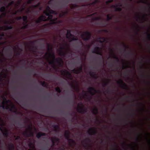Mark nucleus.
<instances>
[{
    "instance_id": "57",
    "label": "nucleus",
    "mask_w": 150,
    "mask_h": 150,
    "mask_svg": "<svg viewBox=\"0 0 150 150\" xmlns=\"http://www.w3.org/2000/svg\"><path fill=\"white\" fill-rule=\"evenodd\" d=\"M22 19V17L20 16L19 17H17L16 18V19L17 20H20Z\"/></svg>"
},
{
    "instance_id": "62",
    "label": "nucleus",
    "mask_w": 150,
    "mask_h": 150,
    "mask_svg": "<svg viewBox=\"0 0 150 150\" xmlns=\"http://www.w3.org/2000/svg\"><path fill=\"white\" fill-rule=\"evenodd\" d=\"M16 54L17 56H19L20 54V52L18 51L16 52Z\"/></svg>"
},
{
    "instance_id": "63",
    "label": "nucleus",
    "mask_w": 150,
    "mask_h": 150,
    "mask_svg": "<svg viewBox=\"0 0 150 150\" xmlns=\"http://www.w3.org/2000/svg\"><path fill=\"white\" fill-rule=\"evenodd\" d=\"M59 16L60 17H62L64 16H63V14L62 13V12H61V13L59 14Z\"/></svg>"
},
{
    "instance_id": "37",
    "label": "nucleus",
    "mask_w": 150,
    "mask_h": 150,
    "mask_svg": "<svg viewBox=\"0 0 150 150\" xmlns=\"http://www.w3.org/2000/svg\"><path fill=\"white\" fill-rule=\"evenodd\" d=\"M55 91L58 93H60L61 92V90L60 88L59 87H57L55 88Z\"/></svg>"
},
{
    "instance_id": "25",
    "label": "nucleus",
    "mask_w": 150,
    "mask_h": 150,
    "mask_svg": "<svg viewBox=\"0 0 150 150\" xmlns=\"http://www.w3.org/2000/svg\"><path fill=\"white\" fill-rule=\"evenodd\" d=\"M13 28V26H9V25H6L5 27V28L3 29V27H0V29L1 30H6L9 29H12Z\"/></svg>"
},
{
    "instance_id": "15",
    "label": "nucleus",
    "mask_w": 150,
    "mask_h": 150,
    "mask_svg": "<svg viewBox=\"0 0 150 150\" xmlns=\"http://www.w3.org/2000/svg\"><path fill=\"white\" fill-rule=\"evenodd\" d=\"M92 53L100 55L101 56L102 55V53L100 51V48L98 47H95L94 50L93 51Z\"/></svg>"
},
{
    "instance_id": "33",
    "label": "nucleus",
    "mask_w": 150,
    "mask_h": 150,
    "mask_svg": "<svg viewBox=\"0 0 150 150\" xmlns=\"http://www.w3.org/2000/svg\"><path fill=\"white\" fill-rule=\"evenodd\" d=\"M62 13L63 14V15L65 16L68 13L69 11L68 10H66L65 11H62Z\"/></svg>"
},
{
    "instance_id": "12",
    "label": "nucleus",
    "mask_w": 150,
    "mask_h": 150,
    "mask_svg": "<svg viewBox=\"0 0 150 150\" xmlns=\"http://www.w3.org/2000/svg\"><path fill=\"white\" fill-rule=\"evenodd\" d=\"M60 72L62 74H64L67 78L71 80H72L73 78L71 74L67 71L62 70L60 71Z\"/></svg>"
},
{
    "instance_id": "40",
    "label": "nucleus",
    "mask_w": 150,
    "mask_h": 150,
    "mask_svg": "<svg viewBox=\"0 0 150 150\" xmlns=\"http://www.w3.org/2000/svg\"><path fill=\"white\" fill-rule=\"evenodd\" d=\"M35 41H30V45L33 46H32L33 48H35L36 49L37 47H34V45L35 44Z\"/></svg>"
},
{
    "instance_id": "14",
    "label": "nucleus",
    "mask_w": 150,
    "mask_h": 150,
    "mask_svg": "<svg viewBox=\"0 0 150 150\" xmlns=\"http://www.w3.org/2000/svg\"><path fill=\"white\" fill-rule=\"evenodd\" d=\"M1 131L2 132L4 137L7 138L8 135V130L5 127H2L0 128Z\"/></svg>"
},
{
    "instance_id": "8",
    "label": "nucleus",
    "mask_w": 150,
    "mask_h": 150,
    "mask_svg": "<svg viewBox=\"0 0 150 150\" xmlns=\"http://www.w3.org/2000/svg\"><path fill=\"white\" fill-rule=\"evenodd\" d=\"M89 135H96L98 134L97 130L94 127L90 128L87 131Z\"/></svg>"
},
{
    "instance_id": "24",
    "label": "nucleus",
    "mask_w": 150,
    "mask_h": 150,
    "mask_svg": "<svg viewBox=\"0 0 150 150\" xmlns=\"http://www.w3.org/2000/svg\"><path fill=\"white\" fill-rule=\"evenodd\" d=\"M52 127L54 128V130L55 131H57L59 130V127L58 125L53 124L52 125Z\"/></svg>"
},
{
    "instance_id": "22",
    "label": "nucleus",
    "mask_w": 150,
    "mask_h": 150,
    "mask_svg": "<svg viewBox=\"0 0 150 150\" xmlns=\"http://www.w3.org/2000/svg\"><path fill=\"white\" fill-rule=\"evenodd\" d=\"M89 74L94 79H97L98 78V76L95 75L94 72L90 71L89 72Z\"/></svg>"
},
{
    "instance_id": "27",
    "label": "nucleus",
    "mask_w": 150,
    "mask_h": 150,
    "mask_svg": "<svg viewBox=\"0 0 150 150\" xmlns=\"http://www.w3.org/2000/svg\"><path fill=\"white\" fill-rule=\"evenodd\" d=\"M78 71V74H79L82 71L83 67L81 64L80 67L77 69Z\"/></svg>"
},
{
    "instance_id": "35",
    "label": "nucleus",
    "mask_w": 150,
    "mask_h": 150,
    "mask_svg": "<svg viewBox=\"0 0 150 150\" xmlns=\"http://www.w3.org/2000/svg\"><path fill=\"white\" fill-rule=\"evenodd\" d=\"M147 16V14H146L145 15H142V18H141L139 16V15H137V18L139 19L142 20V19L145 18V17Z\"/></svg>"
},
{
    "instance_id": "21",
    "label": "nucleus",
    "mask_w": 150,
    "mask_h": 150,
    "mask_svg": "<svg viewBox=\"0 0 150 150\" xmlns=\"http://www.w3.org/2000/svg\"><path fill=\"white\" fill-rule=\"evenodd\" d=\"M46 135V133L42 132H39L36 134V137L38 138H40L42 136H45Z\"/></svg>"
},
{
    "instance_id": "29",
    "label": "nucleus",
    "mask_w": 150,
    "mask_h": 150,
    "mask_svg": "<svg viewBox=\"0 0 150 150\" xmlns=\"http://www.w3.org/2000/svg\"><path fill=\"white\" fill-rule=\"evenodd\" d=\"M28 17L27 16H25L22 17V19L25 23H27Z\"/></svg>"
},
{
    "instance_id": "51",
    "label": "nucleus",
    "mask_w": 150,
    "mask_h": 150,
    "mask_svg": "<svg viewBox=\"0 0 150 150\" xmlns=\"http://www.w3.org/2000/svg\"><path fill=\"white\" fill-rule=\"evenodd\" d=\"M14 137L15 138V140H19L20 138V136H16V135H14Z\"/></svg>"
},
{
    "instance_id": "34",
    "label": "nucleus",
    "mask_w": 150,
    "mask_h": 150,
    "mask_svg": "<svg viewBox=\"0 0 150 150\" xmlns=\"http://www.w3.org/2000/svg\"><path fill=\"white\" fill-rule=\"evenodd\" d=\"M9 149L10 150H13L14 149V146L13 144L11 143L9 145Z\"/></svg>"
},
{
    "instance_id": "64",
    "label": "nucleus",
    "mask_w": 150,
    "mask_h": 150,
    "mask_svg": "<svg viewBox=\"0 0 150 150\" xmlns=\"http://www.w3.org/2000/svg\"><path fill=\"white\" fill-rule=\"evenodd\" d=\"M40 4H38L36 5H34L33 6V7L34 8L37 7Z\"/></svg>"
},
{
    "instance_id": "13",
    "label": "nucleus",
    "mask_w": 150,
    "mask_h": 150,
    "mask_svg": "<svg viewBox=\"0 0 150 150\" xmlns=\"http://www.w3.org/2000/svg\"><path fill=\"white\" fill-rule=\"evenodd\" d=\"M87 89L88 92L92 96H93L98 92H100V91H97L94 88L92 87H89Z\"/></svg>"
},
{
    "instance_id": "2",
    "label": "nucleus",
    "mask_w": 150,
    "mask_h": 150,
    "mask_svg": "<svg viewBox=\"0 0 150 150\" xmlns=\"http://www.w3.org/2000/svg\"><path fill=\"white\" fill-rule=\"evenodd\" d=\"M44 13L46 16H48V17L47 18L46 16L43 15H41L37 20H35V23H39L42 21L50 20V23L45 24L44 25L45 26H46L50 24H53L57 23L56 21L57 20V18H56L53 19V16L50 14V13H49L47 11H44Z\"/></svg>"
},
{
    "instance_id": "47",
    "label": "nucleus",
    "mask_w": 150,
    "mask_h": 150,
    "mask_svg": "<svg viewBox=\"0 0 150 150\" xmlns=\"http://www.w3.org/2000/svg\"><path fill=\"white\" fill-rule=\"evenodd\" d=\"M51 141L52 143V146H54V145H55L56 144V143H55V142L53 139H52Z\"/></svg>"
},
{
    "instance_id": "31",
    "label": "nucleus",
    "mask_w": 150,
    "mask_h": 150,
    "mask_svg": "<svg viewBox=\"0 0 150 150\" xmlns=\"http://www.w3.org/2000/svg\"><path fill=\"white\" fill-rule=\"evenodd\" d=\"M110 81V80L107 79V81H104L103 82V87H105V86H107L108 84L109 81Z\"/></svg>"
},
{
    "instance_id": "17",
    "label": "nucleus",
    "mask_w": 150,
    "mask_h": 150,
    "mask_svg": "<svg viewBox=\"0 0 150 150\" xmlns=\"http://www.w3.org/2000/svg\"><path fill=\"white\" fill-rule=\"evenodd\" d=\"M45 11H47L49 13H50V14H54L55 15H57V12L53 10L50 9V8L49 6H47V10Z\"/></svg>"
},
{
    "instance_id": "38",
    "label": "nucleus",
    "mask_w": 150,
    "mask_h": 150,
    "mask_svg": "<svg viewBox=\"0 0 150 150\" xmlns=\"http://www.w3.org/2000/svg\"><path fill=\"white\" fill-rule=\"evenodd\" d=\"M40 83H41V85L43 87H46L47 86V85L45 81L42 82L41 81L40 82Z\"/></svg>"
},
{
    "instance_id": "58",
    "label": "nucleus",
    "mask_w": 150,
    "mask_h": 150,
    "mask_svg": "<svg viewBox=\"0 0 150 150\" xmlns=\"http://www.w3.org/2000/svg\"><path fill=\"white\" fill-rule=\"evenodd\" d=\"M4 34L3 33H1L0 34V38L1 37L2 38V37H4Z\"/></svg>"
},
{
    "instance_id": "4",
    "label": "nucleus",
    "mask_w": 150,
    "mask_h": 150,
    "mask_svg": "<svg viewBox=\"0 0 150 150\" xmlns=\"http://www.w3.org/2000/svg\"><path fill=\"white\" fill-rule=\"evenodd\" d=\"M70 133L69 130L65 131L64 133V137L68 141L71 146H75L76 143L73 139L70 138Z\"/></svg>"
},
{
    "instance_id": "50",
    "label": "nucleus",
    "mask_w": 150,
    "mask_h": 150,
    "mask_svg": "<svg viewBox=\"0 0 150 150\" xmlns=\"http://www.w3.org/2000/svg\"><path fill=\"white\" fill-rule=\"evenodd\" d=\"M146 0H140L137 3H146V1H145Z\"/></svg>"
},
{
    "instance_id": "7",
    "label": "nucleus",
    "mask_w": 150,
    "mask_h": 150,
    "mask_svg": "<svg viewBox=\"0 0 150 150\" xmlns=\"http://www.w3.org/2000/svg\"><path fill=\"white\" fill-rule=\"evenodd\" d=\"M67 33L66 35V38H67L70 40V42L78 40L77 38L71 34V30H67Z\"/></svg>"
},
{
    "instance_id": "19",
    "label": "nucleus",
    "mask_w": 150,
    "mask_h": 150,
    "mask_svg": "<svg viewBox=\"0 0 150 150\" xmlns=\"http://www.w3.org/2000/svg\"><path fill=\"white\" fill-rule=\"evenodd\" d=\"M70 85L71 87L76 91L79 92L80 90L79 87V86L78 84L76 86L74 85L72 83L70 84Z\"/></svg>"
},
{
    "instance_id": "10",
    "label": "nucleus",
    "mask_w": 150,
    "mask_h": 150,
    "mask_svg": "<svg viewBox=\"0 0 150 150\" xmlns=\"http://www.w3.org/2000/svg\"><path fill=\"white\" fill-rule=\"evenodd\" d=\"M28 129L30 130V132L29 133L27 131H25L23 132V134L27 137H33L34 135V133L32 131V128L30 126H28Z\"/></svg>"
},
{
    "instance_id": "23",
    "label": "nucleus",
    "mask_w": 150,
    "mask_h": 150,
    "mask_svg": "<svg viewBox=\"0 0 150 150\" xmlns=\"http://www.w3.org/2000/svg\"><path fill=\"white\" fill-rule=\"evenodd\" d=\"M99 0H95V1H93V2L88 4V5H89L90 6H94L95 4L99 3Z\"/></svg>"
},
{
    "instance_id": "48",
    "label": "nucleus",
    "mask_w": 150,
    "mask_h": 150,
    "mask_svg": "<svg viewBox=\"0 0 150 150\" xmlns=\"http://www.w3.org/2000/svg\"><path fill=\"white\" fill-rule=\"evenodd\" d=\"M35 0H28L27 2V3L28 4H31Z\"/></svg>"
},
{
    "instance_id": "59",
    "label": "nucleus",
    "mask_w": 150,
    "mask_h": 150,
    "mask_svg": "<svg viewBox=\"0 0 150 150\" xmlns=\"http://www.w3.org/2000/svg\"><path fill=\"white\" fill-rule=\"evenodd\" d=\"M83 146L85 147H88L90 146V145L88 144H87L86 145L83 144Z\"/></svg>"
},
{
    "instance_id": "49",
    "label": "nucleus",
    "mask_w": 150,
    "mask_h": 150,
    "mask_svg": "<svg viewBox=\"0 0 150 150\" xmlns=\"http://www.w3.org/2000/svg\"><path fill=\"white\" fill-rule=\"evenodd\" d=\"M147 35V40L150 41V34L148 33H146Z\"/></svg>"
},
{
    "instance_id": "6",
    "label": "nucleus",
    "mask_w": 150,
    "mask_h": 150,
    "mask_svg": "<svg viewBox=\"0 0 150 150\" xmlns=\"http://www.w3.org/2000/svg\"><path fill=\"white\" fill-rule=\"evenodd\" d=\"M81 36L83 40L86 41L90 39L91 34L90 32L86 31L84 32V33L82 34Z\"/></svg>"
},
{
    "instance_id": "11",
    "label": "nucleus",
    "mask_w": 150,
    "mask_h": 150,
    "mask_svg": "<svg viewBox=\"0 0 150 150\" xmlns=\"http://www.w3.org/2000/svg\"><path fill=\"white\" fill-rule=\"evenodd\" d=\"M117 83L119 84L122 88L127 90H128L129 88L128 86L122 80L120 79L119 81H117Z\"/></svg>"
},
{
    "instance_id": "54",
    "label": "nucleus",
    "mask_w": 150,
    "mask_h": 150,
    "mask_svg": "<svg viewBox=\"0 0 150 150\" xmlns=\"http://www.w3.org/2000/svg\"><path fill=\"white\" fill-rule=\"evenodd\" d=\"M65 146L64 145H63L60 148L61 150H64L65 149Z\"/></svg>"
},
{
    "instance_id": "28",
    "label": "nucleus",
    "mask_w": 150,
    "mask_h": 150,
    "mask_svg": "<svg viewBox=\"0 0 150 150\" xmlns=\"http://www.w3.org/2000/svg\"><path fill=\"white\" fill-rule=\"evenodd\" d=\"M12 47L11 46H10V47L8 48H6V51H9L10 50V53L9 54V56H12V52H11L12 51Z\"/></svg>"
},
{
    "instance_id": "56",
    "label": "nucleus",
    "mask_w": 150,
    "mask_h": 150,
    "mask_svg": "<svg viewBox=\"0 0 150 150\" xmlns=\"http://www.w3.org/2000/svg\"><path fill=\"white\" fill-rule=\"evenodd\" d=\"M24 8H22L21 9H18L17 10V12H22L24 10Z\"/></svg>"
},
{
    "instance_id": "41",
    "label": "nucleus",
    "mask_w": 150,
    "mask_h": 150,
    "mask_svg": "<svg viewBox=\"0 0 150 150\" xmlns=\"http://www.w3.org/2000/svg\"><path fill=\"white\" fill-rule=\"evenodd\" d=\"M77 71H78L77 70V69H74L71 71V72L72 73L76 74H78Z\"/></svg>"
},
{
    "instance_id": "43",
    "label": "nucleus",
    "mask_w": 150,
    "mask_h": 150,
    "mask_svg": "<svg viewBox=\"0 0 150 150\" xmlns=\"http://www.w3.org/2000/svg\"><path fill=\"white\" fill-rule=\"evenodd\" d=\"M122 46L125 48V51H126V49L127 48H129V47L127 45H126L124 43L122 44Z\"/></svg>"
},
{
    "instance_id": "52",
    "label": "nucleus",
    "mask_w": 150,
    "mask_h": 150,
    "mask_svg": "<svg viewBox=\"0 0 150 150\" xmlns=\"http://www.w3.org/2000/svg\"><path fill=\"white\" fill-rule=\"evenodd\" d=\"M85 141L86 142H91V139L89 138H86L85 139Z\"/></svg>"
},
{
    "instance_id": "60",
    "label": "nucleus",
    "mask_w": 150,
    "mask_h": 150,
    "mask_svg": "<svg viewBox=\"0 0 150 150\" xmlns=\"http://www.w3.org/2000/svg\"><path fill=\"white\" fill-rule=\"evenodd\" d=\"M12 108V110H13V109L15 110L16 109V107L13 105H12L11 106V108Z\"/></svg>"
},
{
    "instance_id": "30",
    "label": "nucleus",
    "mask_w": 150,
    "mask_h": 150,
    "mask_svg": "<svg viewBox=\"0 0 150 150\" xmlns=\"http://www.w3.org/2000/svg\"><path fill=\"white\" fill-rule=\"evenodd\" d=\"M23 24L24 25L21 28V29H26L28 28V25L27 24V23L23 22Z\"/></svg>"
},
{
    "instance_id": "42",
    "label": "nucleus",
    "mask_w": 150,
    "mask_h": 150,
    "mask_svg": "<svg viewBox=\"0 0 150 150\" xmlns=\"http://www.w3.org/2000/svg\"><path fill=\"white\" fill-rule=\"evenodd\" d=\"M4 125V123L3 120L0 117V125L3 126Z\"/></svg>"
},
{
    "instance_id": "3",
    "label": "nucleus",
    "mask_w": 150,
    "mask_h": 150,
    "mask_svg": "<svg viewBox=\"0 0 150 150\" xmlns=\"http://www.w3.org/2000/svg\"><path fill=\"white\" fill-rule=\"evenodd\" d=\"M1 98L4 99V100L2 103V105L1 107H2L3 109H5L7 110L9 109V111L15 113L17 115L20 113V112L18 111L16 108L14 110H12V108H9V106L8 104L9 100H7L6 99L4 96H2Z\"/></svg>"
},
{
    "instance_id": "45",
    "label": "nucleus",
    "mask_w": 150,
    "mask_h": 150,
    "mask_svg": "<svg viewBox=\"0 0 150 150\" xmlns=\"http://www.w3.org/2000/svg\"><path fill=\"white\" fill-rule=\"evenodd\" d=\"M113 0H108L107 1H106L105 3L106 4L108 5L109 4V3H112V2H113Z\"/></svg>"
},
{
    "instance_id": "16",
    "label": "nucleus",
    "mask_w": 150,
    "mask_h": 150,
    "mask_svg": "<svg viewBox=\"0 0 150 150\" xmlns=\"http://www.w3.org/2000/svg\"><path fill=\"white\" fill-rule=\"evenodd\" d=\"M110 51L112 52V56H110L109 57L110 58H113L115 59L117 62H119V59L117 56L114 54L113 49L111 48H110Z\"/></svg>"
},
{
    "instance_id": "36",
    "label": "nucleus",
    "mask_w": 150,
    "mask_h": 150,
    "mask_svg": "<svg viewBox=\"0 0 150 150\" xmlns=\"http://www.w3.org/2000/svg\"><path fill=\"white\" fill-rule=\"evenodd\" d=\"M127 54L129 56H132L133 55V53L130 51H128L127 52Z\"/></svg>"
},
{
    "instance_id": "9",
    "label": "nucleus",
    "mask_w": 150,
    "mask_h": 150,
    "mask_svg": "<svg viewBox=\"0 0 150 150\" xmlns=\"http://www.w3.org/2000/svg\"><path fill=\"white\" fill-rule=\"evenodd\" d=\"M122 6V4L120 3H119L115 5H112L111 7L115 9V11H121L122 10V8H121Z\"/></svg>"
},
{
    "instance_id": "53",
    "label": "nucleus",
    "mask_w": 150,
    "mask_h": 150,
    "mask_svg": "<svg viewBox=\"0 0 150 150\" xmlns=\"http://www.w3.org/2000/svg\"><path fill=\"white\" fill-rule=\"evenodd\" d=\"M102 26H106V24L105 23L101 22L100 24Z\"/></svg>"
},
{
    "instance_id": "46",
    "label": "nucleus",
    "mask_w": 150,
    "mask_h": 150,
    "mask_svg": "<svg viewBox=\"0 0 150 150\" xmlns=\"http://www.w3.org/2000/svg\"><path fill=\"white\" fill-rule=\"evenodd\" d=\"M130 67H131V66L129 65H128L127 64V65L126 66V67H125V66H124L123 65L122 67V69H124L125 68H130Z\"/></svg>"
},
{
    "instance_id": "20",
    "label": "nucleus",
    "mask_w": 150,
    "mask_h": 150,
    "mask_svg": "<svg viewBox=\"0 0 150 150\" xmlns=\"http://www.w3.org/2000/svg\"><path fill=\"white\" fill-rule=\"evenodd\" d=\"M6 7L5 6H3L0 9V11L3 13L2 15L5 16L6 15Z\"/></svg>"
},
{
    "instance_id": "39",
    "label": "nucleus",
    "mask_w": 150,
    "mask_h": 150,
    "mask_svg": "<svg viewBox=\"0 0 150 150\" xmlns=\"http://www.w3.org/2000/svg\"><path fill=\"white\" fill-rule=\"evenodd\" d=\"M112 16H110L109 14L107 15V21H109L110 20L112 19Z\"/></svg>"
},
{
    "instance_id": "1",
    "label": "nucleus",
    "mask_w": 150,
    "mask_h": 150,
    "mask_svg": "<svg viewBox=\"0 0 150 150\" xmlns=\"http://www.w3.org/2000/svg\"><path fill=\"white\" fill-rule=\"evenodd\" d=\"M44 57L45 58L47 59L48 60L49 64L50 65H51L54 69L56 68L55 61L58 63L59 67H62L63 66L62 64L63 62L62 59L59 57L56 59L54 54L53 52L52 54L50 52H49L48 54L46 53Z\"/></svg>"
},
{
    "instance_id": "61",
    "label": "nucleus",
    "mask_w": 150,
    "mask_h": 150,
    "mask_svg": "<svg viewBox=\"0 0 150 150\" xmlns=\"http://www.w3.org/2000/svg\"><path fill=\"white\" fill-rule=\"evenodd\" d=\"M60 55H62L63 56H64L65 55V53L63 52H60L59 54Z\"/></svg>"
},
{
    "instance_id": "18",
    "label": "nucleus",
    "mask_w": 150,
    "mask_h": 150,
    "mask_svg": "<svg viewBox=\"0 0 150 150\" xmlns=\"http://www.w3.org/2000/svg\"><path fill=\"white\" fill-rule=\"evenodd\" d=\"M98 42L101 43L103 42H107V40L109 39L108 38H106L104 37H99L98 38Z\"/></svg>"
},
{
    "instance_id": "55",
    "label": "nucleus",
    "mask_w": 150,
    "mask_h": 150,
    "mask_svg": "<svg viewBox=\"0 0 150 150\" xmlns=\"http://www.w3.org/2000/svg\"><path fill=\"white\" fill-rule=\"evenodd\" d=\"M4 23L5 24H9L11 23V22L10 21H5Z\"/></svg>"
},
{
    "instance_id": "44",
    "label": "nucleus",
    "mask_w": 150,
    "mask_h": 150,
    "mask_svg": "<svg viewBox=\"0 0 150 150\" xmlns=\"http://www.w3.org/2000/svg\"><path fill=\"white\" fill-rule=\"evenodd\" d=\"M14 2L13 1H11L8 4V7H9L13 5L14 4Z\"/></svg>"
},
{
    "instance_id": "32",
    "label": "nucleus",
    "mask_w": 150,
    "mask_h": 150,
    "mask_svg": "<svg viewBox=\"0 0 150 150\" xmlns=\"http://www.w3.org/2000/svg\"><path fill=\"white\" fill-rule=\"evenodd\" d=\"M55 142V143H56L57 145L59 143V139L55 137L54 139H53Z\"/></svg>"
},
{
    "instance_id": "26",
    "label": "nucleus",
    "mask_w": 150,
    "mask_h": 150,
    "mask_svg": "<svg viewBox=\"0 0 150 150\" xmlns=\"http://www.w3.org/2000/svg\"><path fill=\"white\" fill-rule=\"evenodd\" d=\"M98 110L97 108H95L93 109L92 113L93 114L97 115L98 114Z\"/></svg>"
},
{
    "instance_id": "5",
    "label": "nucleus",
    "mask_w": 150,
    "mask_h": 150,
    "mask_svg": "<svg viewBox=\"0 0 150 150\" xmlns=\"http://www.w3.org/2000/svg\"><path fill=\"white\" fill-rule=\"evenodd\" d=\"M77 111L79 113L84 114L87 112V110L85 108L83 103L80 102L77 105Z\"/></svg>"
}]
</instances>
